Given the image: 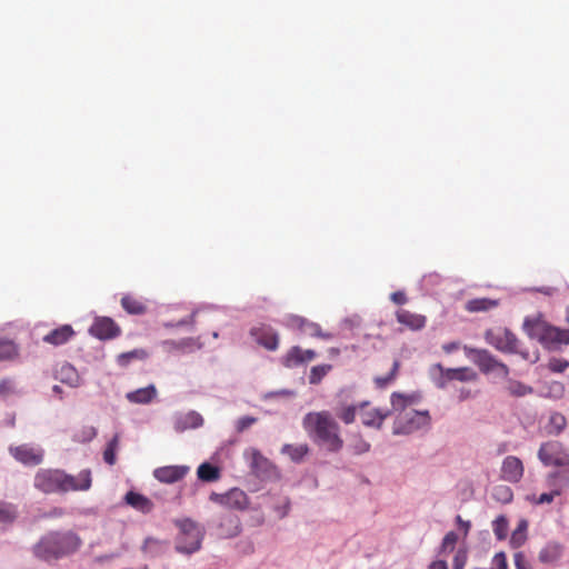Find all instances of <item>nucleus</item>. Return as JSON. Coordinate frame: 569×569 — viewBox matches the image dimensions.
<instances>
[{
    "label": "nucleus",
    "mask_w": 569,
    "mask_h": 569,
    "mask_svg": "<svg viewBox=\"0 0 569 569\" xmlns=\"http://www.w3.org/2000/svg\"><path fill=\"white\" fill-rule=\"evenodd\" d=\"M189 472L187 466H164L154 469L153 476L157 480L163 483H174L180 481Z\"/></svg>",
    "instance_id": "nucleus-16"
},
{
    "label": "nucleus",
    "mask_w": 569,
    "mask_h": 569,
    "mask_svg": "<svg viewBox=\"0 0 569 569\" xmlns=\"http://www.w3.org/2000/svg\"><path fill=\"white\" fill-rule=\"evenodd\" d=\"M11 456L24 466H38L43 461L44 452L40 447H33L27 443L11 446L9 448Z\"/></svg>",
    "instance_id": "nucleus-11"
},
{
    "label": "nucleus",
    "mask_w": 569,
    "mask_h": 569,
    "mask_svg": "<svg viewBox=\"0 0 569 569\" xmlns=\"http://www.w3.org/2000/svg\"><path fill=\"white\" fill-rule=\"evenodd\" d=\"M486 341L495 347L497 350L505 353H518L519 340L507 328L492 330L489 329L485 333Z\"/></svg>",
    "instance_id": "nucleus-9"
},
{
    "label": "nucleus",
    "mask_w": 569,
    "mask_h": 569,
    "mask_svg": "<svg viewBox=\"0 0 569 569\" xmlns=\"http://www.w3.org/2000/svg\"><path fill=\"white\" fill-rule=\"evenodd\" d=\"M316 358V352L311 349L303 350L298 346L290 348L283 358V365L288 368L297 367L299 365L312 361Z\"/></svg>",
    "instance_id": "nucleus-18"
},
{
    "label": "nucleus",
    "mask_w": 569,
    "mask_h": 569,
    "mask_svg": "<svg viewBox=\"0 0 569 569\" xmlns=\"http://www.w3.org/2000/svg\"><path fill=\"white\" fill-rule=\"evenodd\" d=\"M148 357V352L144 349H133L128 352L120 353L117 357V363L120 367H127L133 360H144Z\"/></svg>",
    "instance_id": "nucleus-35"
},
{
    "label": "nucleus",
    "mask_w": 569,
    "mask_h": 569,
    "mask_svg": "<svg viewBox=\"0 0 569 569\" xmlns=\"http://www.w3.org/2000/svg\"><path fill=\"white\" fill-rule=\"evenodd\" d=\"M456 522L458 527L463 530V535L467 536L471 528V522L468 520H463L459 515L456 517Z\"/></svg>",
    "instance_id": "nucleus-55"
},
{
    "label": "nucleus",
    "mask_w": 569,
    "mask_h": 569,
    "mask_svg": "<svg viewBox=\"0 0 569 569\" xmlns=\"http://www.w3.org/2000/svg\"><path fill=\"white\" fill-rule=\"evenodd\" d=\"M390 299L397 305H405L408 301V298L403 291L392 292Z\"/></svg>",
    "instance_id": "nucleus-54"
},
{
    "label": "nucleus",
    "mask_w": 569,
    "mask_h": 569,
    "mask_svg": "<svg viewBox=\"0 0 569 569\" xmlns=\"http://www.w3.org/2000/svg\"><path fill=\"white\" fill-rule=\"evenodd\" d=\"M332 369L331 365H319L315 366L310 370L309 375V383L318 385L321 382L323 377H326Z\"/></svg>",
    "instance_id": "nucleus-38"
},
{
    "label": "nucleus",
    "mask_w": 569,
    "mask_h": 569,
    "mask_svg": "<svg viewBox=\"0 0 569 569\" xmlns=\"http://www.w3.org/2000/svg\"><path fill=\"white\" fill-rule=\"evenodd\" d=\"M350 447L356 455H362L370 450V443L362 439L360 436L352 440Z\"/></svg>",
    "instance_id": "nucleus-43"
},
{
    "label": "nucleus",
    "mask_w": 569,
    "mask_h": 569,
    "mask_svg": "<svg viewBox=\"0 0 569 569\" xmlns=\"http://www.w3.org/2000/svg\"><path fill=\"white\" fill-rule=\"evenodd\" d=\"M74 331L70 325H63L43 337V341L53 346H59L66 343L72 336Z\"/></svg>",
    "instance_id": "nucleus-23"
},
{
    "label": "nucleus",
    "mask_w": 569,
    "mask_h": 569,
    "mask_svg": "<svg viewBox=\"0 0 569 569\" xmlns=\"http://www.w3.org/2000/svg\"><path fill=\"white\" fill-rule=\"evenodd\" d=\"M329 352H330V355H331V356H337V355H339V349H337V348H331V349L329 350Z\"/></svg>",
    "instance_id": "nucleus-60"
},
{
    "label": "nucleus",
    "mask_w": 569,
    "mask_h": 569,
    "mask_svg": "<svg viewBox=\"0 0 569 569\" xmlns=\"http://www.w3.org/2000/svg\"><path fill=\"white\" fill-rule=\"evenodd\" d=\"M309 447L307 443L302 445H284L281 448V453L287 455L291 461L293 462H301L303 458L308 455Z\"/></svg>",
    "instance_id": "nucleus-30"
},
{
    "label": "nucleus",
    "mask_w": 569,
    "mask_h": 569,
    "mask_svg": "<svg viewBox=\"0 0 569 569\" xmlns=\"http://www.w3.org/2000/svg\"><path fill=\"white\" fill-rule=\"evenodd\" d=\"M460 348V343L457 341L448 342L442 346V350L446 353H451Z\"/></svg>",
    "instance_id": "nucleus-56"
},
{
    "label": "nucleus",
    "mask_w": 569,
    "mask_h": 569,
    "mask_svg": "<svg viewBox=\"0 0 569 569\" xmlns=\"http://www.w3.org/2000/svg\"><path fill=\"white\" fill-rule=\"evenodd\" d=\"M562 555V546L558 542H548L538 555V559L542 563H552L560 559Z\"/></svg>",
    "instance_id": "nucleus-25"
},
{
    "label": "nucleus",
    "mask_w": 569,
    "mask_h": 569,
    "mask_svg": "<svg viewBox=\"0 0 569 569\" xmlns=\"http://www.w3.org/2000/svg\"><path fill=\"white\" fill-rule=\"evenodd\" d=\"M197 476L201 481L214 482L220 479V469L209 462L201 463L197 469Z\"/></svg>",
    "instance_id": "nucleus-32"
},
{
    "label": "nucleus",
    "mask_w": 569,
    "mask_h": 569,
    "mask_svg": "<svg viewBox=\"0 0 569 569\" xmlns=\"http://www.w3.org/2000/svg\"><path fill=\"white\" fill-rule=\"evenodd\" d=\"M496 496L503 501V502H510L512 499V491L509 487L506 486H499L495 489Z\"/></svg>",
    "instance_id": "nucleus-48"
},
{
    "label": "nucleus",
    "mask_w": 569,
    "mask_h": 569,
    "mask_svg": "<svg viewBox=\"0 0 569 569\" xmlns=\"http://www.w3.org/2000/svg\"><path fill=\"white\" fill-rule=\"evenodd\" d=\"M468 561V552L466 549H458L452 560L453 569H465Z\"/></svg>",
    "instance_id": "nucleus-44"
},
{
    "label": "nucleus",
    "mask_w": 569,
    "mask_h": 569,
    "mask_svg": "<svg viewBox=\"0 0 569 569\" xmlns=\"http://www.w3.org/2000/svg\"><path fill=\"white\" fill-rule=\"evenodd\" d=\"M508 519L505 516H498L492 522V530L498 540H505L508 535Z\"/></svg>",
    "instance_id": "nucleus-37"
},
{
    "label": "nucleus",
    "mask_w": 569,
    "mask_h": 569,
    "mask_svg": "<svg viewBox=\"0 0 569 569\" xmlns=\"http://www.w3.org/2000/svg\"><path fill=\"white\" fill-rule=\"evenodd\" d=\"M13 392V382L10 379H2L0 381V395L8 396Z\"/></svg>",
    "instance_id": "nucleus-52"
},
{
    "label": "nucleus",
    "mask_w": 569,
    "mask_h": 569,
    "mask_svg": "<svg viewBox=\"0 0 569 569\" xmlns=\"http://www.w3.org/2000/svg\"><path fill=\"white\" fill-rule=\"evenodd\" d=\"M523 472V463L518 457L508 456L503 459L500 469V477L502 480L517 483L522 479Z\"/></svg>",
    "instance_id": "nucleus-12"
},
{
    "label": "nucleus",
    "mask_w": 569,
    "mask_h": 569,
    "mask_svg": "<svg viewBox=\"0 0 569 569\" xmlns=\"http://www.w3.org/2000/svg\"><path fill=\"white\" fill-rule=\"evenodd\" d=\"M499 301L490 298H475L468 300L465 305V309L468 312H486L498 307Z\"/></svg>",
    "instance_id": "nucleus-27"
},
{
    "label": "nucleus",
    "mask_w": 569,
    "mask_h": 569,
    "mask_svg": "<svg viewBox=\"0 0 569 569\" xmlns=\"http://www.w3.org/2000/svg\"><path fill=\"white\" fill-rule=\"evenodd\" d=\"M537 456L540 462L546 467H569V448L558 440L542 442Z\"/></svg>",
    "instance_id": "nucleus-5"
},
{
    "label": "nucleus",
    "mask_w": 569,
    "mask_h": 569,
    "mask_svg": "<svg viewBox=\"0 0 569 569\" xmlns=\"http://www.w3.org/2000/svg\"><path fill=\"white\" fill-rule=\"evenodd\" d=\"M399 368H400L399 360H397V359L393 360L392 367H391V369H390V371H389V373L387 376H377V377H375L373 382H375L376 388L385 389L389 385H391L397 379V376H398V372H399Z\"/></svg>",
    "instance_id": "nucleus-33"
},
{
    "label": "nucleus",
    "mask_w": 569,
    "mask_h": 569,
    "mask_svg": "<svg viewBox=\"0 0 569 569\" xmlns=\"http://www.w3.org/2000/svg\"><path fill=\"white\" fill-rule=\"evenodd\" d=\"M566 321L569 323V305L566 308Z\"/></svg>",
    "instance_id": "nucleus-61"
},
{
    "label": "nucleus",
    "mask_w": 569,
    "mask_h": 569,
    "mask_svg": "<svg viewBox=\"0 0 569 569\" xmlns=\"http://www.w3.org/2000/svg\"><path fill=\"white\" fill-rule=\"evenodd\" d=\"M81 546V538L71 530L50 531L33 546V553L41 560L51 561L77 552Z\"/></svg>",
    "instance_id": "nucleus-2"
},
{
    "label": "nucleus",
    "mask_w": 569,
    "mask_h": 569,
    "mask_svg": "<svg viewBox=\"0 0 569 569\" xmlns=\"http://www.w3.org/2000/svg\"><path fill=\"white\" fill-rule=\"evenodd\" d=\"M513 562L516 569H532L530 560L521 551L513 555Z\"/></svg>",
    "instance_id": "nucleus-45"
},
{
    "label": "nucleus",
    "mask_w": 569,
    "mask_h": 569,
    "mask_svg": "<svg viewBox=\"0 0 569 569\" xmlns=\"http://www.w3.org/2000/svg\"><path fill=\"white\" fill-rule=\"evenodd\" d=\"M507 390L513 397H523L530 395L533 391L530 386H527L517 380H509Z\"/></svg>",
    "instance_id": "nucleus-39"
},
{
    "label": "nucleus",
    "mask_w": 569,
    "mask_h": 569,
    "mask_svg": "<svg viewBox=\"0 0 569 569\" xmlns=\"http://www.w3.org/2000/svg\"><path fill=\"white\" fill-rule=\"evenodd\" d=\"M17 517L16 508L7 502H0V522L10 523Z\"/></svg>",
    "instance_id": "nucleus-41"
},
{
    "label": "nucleus",
    "mask_w": 569,
    "mask_h": 569,
    "mask_svg": "<svg viewBox=\"0 0 569 569\" xmlns=\"http://www.w3.org/2000/svg\"><path fill=\"white\" fill-rule=\"evenodd\" d=\"M466 356L480 369L483 373L497 372L506 378L509 375V368L503 362L499 361L486 349L463 347Z\"/></svg>",
    "instance_id": "nucleus-6"
},
{
    "label": "nucleus",
    "mask_w": 569,
    "mask_h": 569,
    "mask_svg": "<svg viewBox=\"0 0 569 569\" xmlns=\"http://www.w3.org/2000/svg\"><path fill=\"white\" fill-rule=\"evenodd\" d=\"M157 397V389L154 385L130 391L126 395V398L131 403L147 405L150 403Z\"/></svg>",
    "instance_id": "nucleus-22"
},
{
    "label": "nucleus",
    "mask_w": 569,
    "mask_h": 569,
    "mask_svg": "<svg viewBox=\"0 0 569 569\" xmlns=\"http://www.w3.org/2000/svg\"><path fill=\"white\" fill-rule=\"evenodd\" d=\"M523 327L530 338L537 339L549 349L569 345V328L560 329L539 318L526 319Z\"/></svg>",
    "instance_id": "nucleus-4"
},
{
    "label": "nucleus",
    "mask_w": 569,
    "mask_h": 569,
    "mask_svg": "<svg viewBox=\"0 0 569 569\" xmlns=\"http://www.w3.org/2000/svg\"><path fill=\"white\" fill-rule=\"evenodd\" d=\"M430 376L439 389L446 388L453 380L463 382L475 381L478 378L477 373L468 367L446 369L440 363H436L430 368Z\"/></svg>",
    "instance_id": "nucleus-7"
},
{
    "label": "nucleus",
    "mask_w": 569,
    "mask_h": 569,
    "mask_svg": "<svg viewBox=\"0 0 569 569\" xmlns=\"http://www.w3.org/2000/svg\"><path fill=\"white\" fill-rule=\"evenodd\" d=\"M97 435V431L93 427H87L83 429L81 436H76L79 441L86 442L93 439Z\"/></svg>",
    "instance_id": "nucleus-51"
},
{
    "label": "nucleus",
    "mask_w": 569,
    "mask_h": 569,
    "mask_svg": "<svg viewBox=\"0 0 569 569\" xmlns=\"http://www.w3.org/2000/svg\"><path fill=\"white\" fill-rule=\"evenodd\" d=\"M567 427V419L561 412L553 411L549 415L546 425L547 433L550 436H559Z\"/></svg>",
    "instance_id": "nucleus-29"
},
{
    "label": "nucleus",
    "mask_w": 569,
    "mask_h": 569,
    "mask_svg": "<svg viewBox=\"0 0 569 569\" xmlns=\"http://www.w3.org/2000/svg\"><path fill=\"white\" fill-rule=\"evenodd\" d=\"M559 495H560L559 490L541 493L539 496V498L536 500V503H538V505L550 503L553 501L555 497H557Z\"/></svg>",
    "instance_id": "nucleus-50"
},
{
    "label": "nucleus",
    "mask_w": 569,
    "mask_h": 569,
    "mask_svg": "<svg viewBox=\"0 0 569 569\" xmlns=\"http://www.w3.org/2000/svg\"><path fill=\"white\" fill-rule=\"evenodd\" d=\"M470 396V391H466L465 389L461 390L460 399H466Z\"/></svg>",
    "instance_id": "nucleus-59"
},
{
    "label": "nucleus",
    "mask_w": 569,
    "mask_h": 569,
    "mask_svg": "<svg viewBox=\"0 0 569 569\" xmlns=\"http://www.w3.org/2000/svg\"><path fill=\"white\" fill-rule=\"evenodd\" d=\"M18 355L16 343L8 339H0V360H11Z\"/></svg>",
    "instance_id": "nucleus-36"
},
{
    "label": "nucleus",
    "mask_w": 569,
    "mask_h": 569,
    "mask_svg": "<svg viewBox=\"0 0 569 569\" xmlns=\"http://www.w3.org/2000/svg\"><path fill=\"white\" fill-rule=\"evenodd\" d=\"M268 460L261 455L257 449L251 450V466L253 468H259L261 465L266 463Z\"/></svg>",
    "instance_id": "nucleus-49"
},
{
    "label": "nucleus",
    "mask_w": 569,
    "mask_h": 569,
    "mask_svg": "<svg viewBox=\"0 0 569 569\" xmlns=\"http://www.w3.org/2000/svg\"><path fill=\"white\" fill-rule=\"evenodd\" d=\"M91 471L81 470L77 476H71L62 471V492L86 491L91 487Z\"/></svg>",
    "instance_id": "nucleus-13"
},
{
    "label": "nucleus",
    "mask_w": 569,
    "mask_h": 569,
    "mask_svg": "<svg viewBox=\"0 0 569 569\" xmlns=\"http://www.w3.org/2000/svg\"><path fill=\"white\" fill-rule=\"evenodd\" d=\"M122 308L129 313L134 316L144 315L148 310L147 305L131 295H124L121 298Z\"/></svg>",
    "instance_id": "nucleus-26"
},
{
    "label": "nucleus",
    "mask_w": 569,
    "mask_h": 569,
    "mask_svg": "<svg viewBox=\"0 0 569 569\" xmlns=\"http://www.w3.org/2000/svg\"><path fill=\"white\" fill-rule=\"evenodd\" d=\"M256 418L253 417H242L238 420L237 429L238 431H243L244 429L249 428L251 425L256 422Z\"/></svg>",
    "instance_id": "nucleus-53"
},
{
    "label": "nucleus",
    "mask_w": 569,
    "mask_h": 569,
    "mask_svg": "<svg viewBox=\"0 0 569 569\" xmlns=\"http://www.w3.org/2000/svg\"><path fill=\"white\" fill-rule=\"evenodd\" d=\"M458 542V535L455 531H449L445 535L439 548V555H447L453 551Z\"/></svg>",
    "instance_id": "nucleus-40"
},
{
    "label": "nucleus",
    "mask_w": 569,
    "mask_h": 569,
    "mask_svg": "<svg viewBox=\"0 0 569 569\" xmlns=\"http://www.w3.org/2000/svg\"><path fill=\"white\" fill-rule=\"evenodd\" d=\"M428 569H448V565L445 560L438 559L431 561Z\"/></svg>",
    "instance_id": "nucleus-57"
},
{
    "label": "nucleus",
    "mask_w": 569,
    "mask_h": 569,
    "mask_svg": "<svg viewBox=\"0 0 569 569\" xmlns=\"http://www.w3.org/2000/svg\"><path fill=\"white\" fill-rule=\"evenodd\" d=\"M58 377L61 382L70 387H78L81 383L80 376L77 370L69 363L62 365L58 371Z\"/></svg>",
    "instance_id": "nucleus-31"
},
{
    "label": "nucleus",
    "mask_w": 569,
    "mask_h": 569,
    "mask_svg": "<svg viewBox=\"0 0 569 569\" xmlns=\"http://www.w3.org/2000/svg\"><path fill=\"white\" fill-rule=\"evenodd\" d=\"M53 391H54L56 393H60V392H61V388H60L59 386H54V387H53Z\"/></svg>",
    "instance_id": "nucleus-62"
},
{
    "label": "nucleus",
    "mask_w": 569,
    "mask_h": 569,
    "mask_svg": "<svg viewBox=\"0 0 569 569\" xmlns=\"http://www.w3.org/2000/svg\"><path fill=\"white\" fill-rule=\"evenodd\" d=\"M412 397L392 392L390 402L395 411H399L393 422V433L396 435H409L423 427H427L430 422V416L428 411H417L415 409H408V406L412 403Z\"/></svg>",
    "instance_id": "nucleus-3"
},
{
    "label": "nucleus",
    "mask_w": 569,
    "mask_h": 569,
    "mask_svg": "<svg viewBox=\"0 0 569 569\" xmlns=\"http://www.w3.org/2000/svg\"><path fill=\"white\" fill-rule=\"evenodd\" d=\"M292 323L297 326L301 331L308 333L311 337H318L325 340L331 339V333L322 332L321 327L317 323L310 322L301 317H292Z\"/></svg>",
    "instance_id": "nucleus-21"
},
{
    "label": "nucleus",
    "mask_w": 569,
    "mask_h": 569,
    "mask_svg": "<svg viewBox=\"0 0 569 569\" xmlns=\"http://www.w3.org/2000/svg\"><path fill=\"white\" fill-rule=\"evenodd\" d=\"M120 332V327L108 317L97 318L90 328V333L100 340L113 339Z\"/></svg>",
    "instance_id": "nucleus-14"
},
{
    "label": "nucleus",
    "mask_w": 569,
    "mask_h": 569,
    "mask_svg": "<svg viewBox=\"0 0 569 569\" xmlns=\"http://www.w3.org/2000/svg\"><path fill=\"white\" fill-rule=\"evenodd\" d=\"M250 335L267 350L274 351L278 349L279 336L271 327L266 325L253 327L250 330Z\"/></svg>",
    "instance_id": "nucleus-15"
},
{
    "label": "nucleus",
    "mask_w": 569,
    "mask_h": 569,
    "mask_svg": "<svg viewBox=\"0 0 569 569\" xmlns=\"http://www.w3.org/2000/svg\"><path fill=\"white\" fill-rule=\"evenodd\" d=\"M247 505L248 497L242 490L233 488L226 493L224 507L236 510H243L247 508Z\"/></svg>",
    "instance_id": "nucleus-24"
},
{
    "label": "nucleus",
    "mask_w": 569,
    "mask_h": 569,
    "mask_svg": "<svg viewBox=\"0 0 569 569\" xmlns=\"http://www.w3.org/2000/svg\"><path fill=\"white\" fill-rule=\"evenodd\" d=\"M62 470L40 469L34 476V487L44 492H62Z\"/></svg>",
    "instance_id": "nucleus-10"
},
{
    "label": "nucleus",
    "mask_w": 569,
    "mask_h": 569,
    "mask_svg": "<svg viewBox=\"0 0 569 569\" xmlns=\"http://www.w3.org/2000/svg\"><path fill=\"white\" fill-rule=\"evenodd\" d=\"M224 499H226V495H219V493H216V492H212L210 495V500L211 501H214V502H218L222 506H224Z\"/></svg>",
    "instance_id": "nucleus-58"
},
{
    "label": "nucleus",
    "mask_w": 569,
    "mask_h": 569,
    "mask_svg": "<svg viewBox=\"0 0 569 569\" xmlns=\"http://www.w3.org/2000/svg\"><path fill=\"white\" fill-rule=\"evenodd\" d=\"M368 406V401H363L360 405L342 406L336 411V415L345 425H350L355 422L357 412Z\"/></svg>",
    "instance_id": "nucleus-28"
},
{
    "label": "nucleus",
    "mask_w": 569,
    "mask_h": 569,
    "mask_svg": "<svg viewBox=\"0 0 569 569\" xmlns=\"http://www.w3.org/2000/svg\"><path fill=\"white\" fill-rule=\"evenodd\" d=\"M124 501L133 509L143 513H149L153 509V502L148 497L136 491H128L124 496Z\"/></svg>",
    "instance_id": "nucleus-20"
},
{
    "label": "nucleus",
    "mask_w": 569,
    "mask_h": 569,
    "mask_svg": "<svg viewBox=\"0 0 569 569\" xmlns=\"http://www.w3.org/2000/svg\"><path fill=\"white\" fill-rule=\"evenodd\" d=\"M397 321L412 331L421 330L426 327L427 318L423 315L411 312L407 309H398L396 311Z\"/></svg>",
    "instance_id": "nucleus-17"
},
{
    "label": "nucleus",
    "mask_w": 569,
    "mask_h": 569,
    "mask_svg": "<svg viewBox=\"0 0 569 569\" xmlns=\"http://www.w3.org/2000/svg\"><path fill=\"white\" fill-rule=\"evenodd\" d=\"M303 428L312 441L330 452H338L343 447L340 426L327 411L309 412L302 421Z\"/></svg>",
    "instance_id": "nucleus-1"
},
{
    "label": "nucleus",
    "mask_w": 569,
    "mask_h": 569,
    "mask_svg": "<svg viewBox=\"0 0 569 569\" xmlns=\"http://www.w3.org/2000/svg\"><path fill=\"white\" fill-rule=\"evenodd\" d=\"M528 522L522 519L519 521L517 528L512 531L510 537V546L512 548L521 547L527 540Z\"/></svg>",
    "instance_id": "nucleus-34"
},
{
    "label": "nucleus",
    "mask_w": 569,
    "mask_h": 569,
    "mask_svg": "<svg viewBox=\"0 0 569 569\" xmlns=\"http://www.w3.org/2000/svg\"><path fill=\"white\" fill-rule=\"evenodd\" d=\"M186 427L198 428L202 426L203 418L198 412L191 411L184 417Z\"/></svg>",
    "instance_id": "nucleus-46"
},
{
    "label": "nucleus",
    "mask_w": 569,
    "mask_h": 569,
    "mask_svg": "<svg viewBox=\"0 0 569 569\" xmlns=\"http://www.w3.org/2000/svg\"><path fill=\"white\" fill-rule=\"evenodd\" d=\"M360 411L361 421L366 427L380 429L383 421L391 415V410H382L378 408L366 409Z\"/></svg>",
    "instance_id": "nucleus-19"
},
{
    "label": "nucleus",
    "mask_w": 569,
    "mask_h": 569,
    "mask_svg": "<svg viewBox=\"0 0 569 569\" xmlns=\"http://www.w3.org/2000/svg\"><path fill=\"white\" fill-rule=\"evenodd\" d=\"M569 367V362L563 359H550L548 362V368L553 372H563Z\"/></svg>",
    "instance_id": "nucleus-47"
},
{
    "label": "nucleus",
    "mask_w": 569,
    "mask_h": 569,
    "mask_svg": "<svg viewBox=\"0 0 569 569\" xmlns=\"http://www.w3.org/2000/svg\"><path fill=\"white\" fill-rule=\"evenodd\" d=\"M179 527L180 533L177 540V549L186 553L197 551L202 540L201 528L190 519L180 521Z\"/></svg>",
    "instance_id": "nucleus-8"
},
{
    "label": "nucleus",
    "mask_w": 569,
    "mask_h": 569,
    "mask_svg": "<svg viewBox=\"0 0 569 569\" xmlns=\"http://www.w3.org/2000/svg\"><path fill=\"white\" fill-rule=\"evenodd\" d=\"M119 437L116 435L111 441L108 443V447L103 451V460L108 465H114L116 462V449L118 447Z\"/></svg>",
    "instance_id": "nucleus-42"
}]
</instances>
